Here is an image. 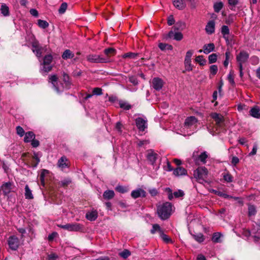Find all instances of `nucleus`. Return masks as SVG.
Instances as JSON below:
<instances>
[{
    "label": "nucleus",
    "instance_id": "29",
    "mask_svg": "<svg viewBox=\"0 0 260 260\" xmlns=\"http://www.w3.org/2000/svg\"><path fill=\"white\" fill-rule=\"evenodd\" d=\"M35 138V135L32 132H28L25 133L24 141L26 143L30 142L33 139Z\"/></svg>",
    "mask_w": 260,
    "mask_h": 260
},
{
    "label": "nucleus",
    "instance_id": "51",
    "mask_svg": "<svg viewBox=\"0 0 260 260\" xmlns=\"http://www.w3.org/2000/svg\"><path fill=\"white\" fill-rule=\"evenodd\" d=\"M92 93L93 95H100L103 94L102 89L99 87H95L93 89Z\"/></svg>",
    "mask_w": 260,
    "mask_h": 260
},
{
    "label": "nucleus",
    "instance_id": "33",
    "mask_svg": "<svg viewBox=\"0 0 260 260\" xmlns=\"http://www.w3.org/2000/svg\"><path fill=\"white\" fill-rule=\"evenodd\" d=\"M1 12L2 14L4 16H8L9 15V9L8 6H7L5 4H3L1 5V7L0 9Z\"/></svg>",
    "mask_w": 260,
    "mask_h": 260
},
{
    "label": "nucleus",
    "instance_id": "8",
    "mask_svg": "<svg viewBox=\"0 0 260 260\" xmlns=\"http://www.w3.org/2000/svg\"><path fill=\"white\" fill-rule=\"evenodd\" d=\"M57 226L63 229L67 230L69 231H79L82 230V226L79 223H68L66 224H58Z\"/></svg>",
    "mask_w": 260,
    "mask_h": 260
},
{
    "label": "nucleus",
    "instance_id": "34",
    "mask_svg": "<svg viewBox=\"0 0 260 260\" xmlns=\"http://www.w3.org/2000/svg\"><path fill=\"white\" fill-rule=\"evenodd\" d=\"M158 47L162 51L165 50L166 49L171 50L173 49L172 45L163 43H160L158 44Z\"/></svg>",
    "mask_w": 260,
    "mask_h": 260
},
{
    "label": "nucleus",
    "instance_id": "39",
    "mask_svg": "<svg viewBox=\"0 0 260 260\" xmlns=\"http://www.w3.org/2000/svg\"><path fill=\"white\" fill-rule=\"evenodd\" d=\"M223 6V3L221 2L215 3L214 5V11L216 13H218L222 9Z\"/></svg>",
    "mask_w": 260,
    "mask_h": 260
},
{
    "label": "nucleus",
    "instance_id": "46",
    "mask_svg": "<svg viewBox=\"0 0 260 260\" xmlns=\"http://www.w3.org/2000/svg\"><path fill=\"white\" fill-rule=\"evenodd\" d=\"M194 239L196 241L199 243H201L204 241V237L202 234H199L193 235Z\"/></svg>",
    "mask_w": 260,
    "mask_h": 260
},
{
    "label": "nucleus",
    "instance_id": "59",
    "mask_svg": "<svg viewBox=\"0 0 260 260\" xmlns=\"http://www.w3.org/2000/svg\"><path fill=\"white\" fill-rule=\"evenodd\" d=\"M175 22V20L173 15H170L168 18V24L169 25H173Z\"/></svg>",
    "mask_w": 260,
    "mask_h": 260
},
{
    "label": "nucleus",
    "instance_id": "64",
    "mask_svg": "<svg viewBox=\"0 0 260 260\" xmlns=\"http://www.w3.org/2000/svg\"><path fill=\"white\" fill-rule=\"evenodd\" d=\"M129 80L134 85H137L138 83L137 79L135 77L132 76V77H129Z\"/></svg>",
    "mask_w": 260,
    "mask_h": 260
},
{
    "label": "nucleus",
    "instance_id": "55",
    "mask_svg": "<svg viewBox=\"0 0 260 260\" xmlns=\"http://www.w3.org/2000/svg\"><path fill=\"white\" fill-rule=\"evenodd\" d=\"M173 194L175 198H180L184 196V193L183 190H178L177 191L174 192Z\"/></svg>",
    "mask_w": 260,
    "mask_h": 260
},
{
    "label": "nucleus",
    "instance_id": "20",
    "mask_svg": "<svg viewBox=\"0 0 260 260\" xmlns=\"http://www.w3.org/2000/svg\"><path fill=\"white\" fill-rule=\"evenodd\" d=\"M68 159L65 156H62L57 162L58 167L62 170L69 167L68 163L67 162Z\"/></svg>",
    "mask_w": 260,
    "mask_h": 260
},
{
    "label": "nucleus",
    "instance_id": "40",
    "mask_svg": "<svg viewBox=\"0 0 260 260\" xmlns=\"http://www.w3.org/2000/svg\"><path fill=\"white\" fill-rule=\"evenodd\" d=\"M38 25L40 27L43 29L48 27L49 26V24L46 21L41 19L38 20Z\"/></svg>",
    "mask_w": 260,
    "mask_h": 260
},
{
    "label": "nucleus",
    "instance_id": "14",
    "mask_svg": "<svg viewBox=\"0 0 260 260\" xmlns=\"http://www.w3.org/2000/svg\"><path fill=\"white\" fill-rule=\"evenodd\" d=\"M151 85L155 90L159 91L164 85V82L159 78H154L152 81Z\"/></svg>",
    "mask_w": 260,
    "mask_h": 260
},
{
    "label": "nucleus",
    "instance_id": "38",
    "mask_svg": "<svg viewBox=\"0 0 260 260\" xmlns=\"http://www.w3.org/2000/svg\"><path fill=\"white\" fill-rule=\"evenodd\" d=\"M41 155L39 152H34L33 154V159L36 161V163L34 165V167H36L39 164L40 160Z\"/></svg>",
    "mask_w": 260,
    "mask_h": 260
},
{
    "label": "nucleus",
    "instance_id": "58",
    "mask_svg": "<svg viewBox=\"0 0 260 260\" xmlns=\"http://www.w3.org/2000/svg\"><path fill=\"white\" fill-rule=\"evenodd\" d=\"M58 258V255L55 253H51L48 255V260H56Z\"/></svg>",
    "mask_w": 260,
    "mask_h": 260
},
{
    "label": "nucleus",
    "instance_id": "62",
    "mask_svg": "<svg viewBox=\"0 0 260 260\" xmlns=\"http://www.w3.org/2000/svg\"><path fill=\"white\" fill-rule=\"evenodd\" d=\"M257 146L256 144L253 145L252 151L250 152L249 155H254L256 153Z\"/></svg>",
    "mask_w": 260,
    "mask_h": 260
},
{
    "label": "nucleus",
    "instance_id": "7",
    "mask_svg": "<svg viewBox=\"0 0 260 260\" xmlns=\"http://www.w3.org/2000/svg\"><path fill=\"white\" fill-rule=\"evenodd\" d=\"M87 60L92 63H108L109 60L108 57H104L98 54H89L86 57Z\"/></svg>",
    "mask_w": 260,
    "mask_h": 260
},
{
    "label": "nucleus",
    "instance_id": "41",
    "mask_svg": "<svg viewBox=\"0 0 260 260\" xmlns=\"http://www.w3.org/2000/svg\"><path fill=\"white\" fill-rule=\"evenodd\" d=\"M195 60L196 62H198L201 66L204 65L206 62V59L204 58L202 55L197 56Z\"/></svg>",
    "mask_w": 260,
    "mask_h": 260
},
{
    "label": "nucleus",
    "instance_id": "4",
    "mask_svg": "<svg viewBox=\"0 0 260 260\" xmlns=\"http://www.w3.org/2000/svg\"><path fill=\"white\" fill-rule=\"evenodd\" d=\"M208 173V170L205 167H199L194 171L193 176L199 182L203 183L205 182Z\"/></svg>",
    "mask_w": 260,
    "mask_h": 260
},
{
    "label": "nucleus",
    "instance_id": "27",
    "mask_svg": "<svg viewBox=\"0 0 260 260\" xmlns=\"http://www.w3.org/2000/svg\"><path fill=\"white\" fill-rule=\"evenodd\" d=\"M221 32L223 38L226 41H228L229 39V35L230 34V29L228 26L226 25H223L221 27Z\"/></svg>",
    "mask_w": 260,
    "mask_h": 260
},
{
    "label": "nucleus",
    "instance_id": "63",
    "mask_svg": "<svg viewBox=\"0 0 260 260\" xmlns=\"http://www.w3.org/2000/svg\"><path fill=\"white\" fill-rule=\"evenodd\" d=\"M231 162L234 166H236L239 162V159L237 156H233Z\"/></svg>",
    "mask_w": 260,
    "mask_h": 260
},
{
    "label": "nucleus",
    "instance_id": "36",
    "mask_svg": "<svg viewBox=\"0 0 260 260\" xmlns=\"http://www.w3.org/2000/svg\"><path fill=\"white\" fill-rule=\"evenodd\" d=\"M228 80L230 83L233 85L234 86L235 85V82L234 81V71H231L229 73V74L228 75Z\"/></svg>",
    "mask_w": 260,
    "mask_h": 260
},
{
    "label": "nucleus",
    "instance_id": "26",
    "mask_svg": "<svg viewBox=\"0 0 260 260\" xmlns=\"http://www.w3.org/2000/svg\"><path fill=\"white\" fill-rule=\"evenodd\" d=\"M173 3L175 7L179 10H183L185 7L184 0H173Z\"/></svg>",
    "mask_w": 260,
    "mask_h": 260
},
{
    "label": "nucleus",
    "instance_id": "16",
    "mask_svg": "<svg viewBox=\"0 0 260 260\" xmlns=\"http://www.w3.org/2000/svg\"><path fill=\"white\" fill-rule=\"evenodd\" d=\"M146 196V191L142 188L134 190L131 192V196L134 199H137L139 197H145Z\"/></svg>",
    "mask_w": 260,
    "mask_h": 260
},
{
    "label": "nucleus",
    "instance_id": "18",
    "mask_svg": "<svg viewBox=\"0 0 260 260\" xmlns=\"http://www.w3.org/2000/svg\"><path fill=\"white\" fill-rule=\"evenodd\" d=\"M168 37L170 39H173L176 41H180L183 38V35L180 32L171 30L168 34Z\"/></svg>",
    "mask_w": 260,
    "mask_h": 260
},
{
    "label": "nucleus",
    "instance_id": "53",
    "mask_svg": "<svg viewBox=\"0 0 260 260\" xmlns=\"http://www.w3.org/2000/svg\"><path fill=\"white\" fill-rule=\"evenodd\" d=\"M17 134L20 136L22 137L24 135V131L22 127L20 126H17L16 127Z\"/></svg>",
    "mask_w": 260,
    "mask_h": 260
},
{
    "label": "nucleus",
    "instance_id": "37",
    "mask_svg": "<svg viewBox=\"0 0 260 260\" xmlns=\"http://www.w3.org/2000/svg\"><path fill=\"white\" fill-rule=\"evenodd\" d=\"M115 189L116 191L120 193H124L128 191V188L126 186L118 185L116 187Z\"/></svg>",
    "mask_w": 260,
    "mask_h": 260
},
{
    "label": "nucleus",
    "instance_id": "44",
    "mask_svg": "<svg viewBox=\"0 0 260 260\" xmlns=\"http://www.w3.org/2000/svg\"><path fill=\"white\" fill-rule=\"evenodd\" d=\"M256 213L255 207L253 205L248 206V215L249 216L254 215Z\"/></svg>",
    "mask_w": 260,
    "mask_h": 260
},
{
    "label": "nucleus",
    "instance_id": "3",
    "mask_svg": "<svg viewBox=\"0 0 260 260\" xmlns=\"http://www.w3.org/2000/svg\"><path fill=\"white\" fill-rule=\"evenodd\" d=\"M172 204L169 202L164 203L157 206V212L158 216L162 220L168 219L171 214Z\"/></svg>",
    "mask_w": 260,
    "mask_h": 260
},
{
    "label": "nucleus",
    "instance_id": "6",
    "mask_svg": "<svg viewBox=\"0 0 260 260\" xmlns=\"http://www.w3.org/2000/svg\"><path fill=\"white\" fill-rule=\"evenodd\" d=\"M32 51L36 54L38 59H40L42 54L47 51V46H42L37 41L32 43Z\"/></svg>",
    "mask_w": 260,
    "mask_h": 260
},
{
    "label": "nucleus",
    "instance_id": "28",
    "mask_svg": "<svg viewBox=\"0 0 260 260\" xmlns=\"http://www.w3.org/2000/svg\"><path fill=\"white\" fill-rule=\"evenodd\" d=\"M25 192H24V196L25 199L31 200L34 198L33 194L32 193L31 190L29 188V186L28 185H26L25 186Z\"/></svg>",
    "mask_w": 260,
    "mask_h": 260
},
{
    "label": "nucleus",
    "instance_id": "32",
    "mask_svg": "<svg viewBox=\"0 0 260 260\" xmlns=\"http://www.w3.org/2000/svg\"><path fill=\"white\" fill-rule=\"evenodd\" d=\"M74 53H73L72 51L69 49L66 50L62 55V57L64 59L72 58L73 57H74Z\"/></svg>",
    "mask_w": 260,
    "mask_h": 260
},
{
    "label": "nucleus",
    "instance_id": "54",
    "mask_svg": "<svg viewBox=\"0 0 260 260\" xmlns=\"http://www.w3.org/2000/svg\"><path fill=\"white\" fill-rule=\"evenodd\" d=\"M218 194L220 196V197H222L224 198H226V199H234L235 200H237L238 199V198L237 197H233L232 196H229L225 193H223V192H219L218 193Z\"/></svg>",
    "mask_w": 260,
    "mask_h": 260
},
{
    "label": "nucleus",
    "instance_id": "22",
    "mask_svg": "<svg viewBox=\"0 0 260 260\" xmlns=\"http://www.w3.org/2000/svg\"><path fill=\"white\" fill-rule=\"evenodd\" d=\"M104 52L105 55V56H104V57H108L110 62L111 61L110 57L115 55L116 51L113 48H108L105 49Z\"/></svg>",
    "mask_w": 260,
    "mask_h": 260
},
{
    "label": "nucleus",
    "instance_id": "47",
    "mask_svg": "<svg viewBox=\"0 0 260 260\" xmlns=\"http://www.w3.org/2000/svg\"><path fill=\"white\" fill-rule=\"evenodd\" d=\"M131 255V252L129 250L127 249H125L122 252L119 253V255L123 258H126Z\"/></svg>",
    "mask_w": 260,
    "mask_h": 260
},
{
    "label": "nucleus",
    "instance_id": "52",
    "mask_svg": "<svg viewBox=\"0 0 260 260\" xmlns=\"http://www.w3.org/2000/svg\"><path fill=\"white\" fill-rule=\"evenodd\" d=\"M223 179L228 182H231L233 181L232 176L229 173H224L223 174Z\"/></svg>",
    "mask_w": 260,
    "mask_h": 260
},
{
    "label": "nucleus",
    "instance_id": "24",
    "mask_svg": "<svg viewBox=\"0 0 260 260\" xmlns=\"http://www.w3.org/2000/svg\"><path fill=\"white\" fill-rule=\"evenodd\" d=\"M98 217V212L96 210H92L86 214V218L90 221H94Z\"/></svg>",
    "mask_w": 260,
    "mask_h": 260
},
{
    "label": "nucleus",
    "instance_id": "48",
    "mask_svg": "<svg viewBox=\"0 0 260 260\" xmlns=\"http://www.w3.org/2000/svg\"><path fill=\"white\" fill-rule=\"evenodd\" d=\"M160 236L164 242L166 243L171 242L172 241L171 239L166 234L163 233V231L160 233Z\"/></svg>",
    "mask_w": 260,
    "mask_h": 260
},
{
    "label": "nucleus",
    "instance_id": "25",
    "mask_svg": "<svg viewBox=\"0 0 260 260\" xmlns=\"http://www.w3.org/2000/svg\"><path fill=\"white\" fill-rule=\"evenodd\" d=\"M187 171L183 168L179 167L173 170V174L176 176L185 175Z\"/></svg>",
    "mask_w": 260,
    "mask_h": 260
},
{
    "label": "nucleus",
    "instance_id": "15",
    "mask_svg": "<svg viewBox=\"0 0 260 260\" xmlns=\"http://www.w3.org/2000/svg\"><path fill=\"white\" fill-rule=\"evenodd\" d=\"M12 185L13 183L11 182H6L2 184L1 190L3 191L5 196H7L11 191Z\"/></svg>",
    "mask_w": 260,
    "mask_h": 260
},
{
    "label": "nucleus",
    "instance_id": "17",
    "mask_svg": "<svg viewBox=\"0 0 260 260\" xmlns=\"http://www.w3.org/2000/svg\"><path fill=\"white\" fill-rule=\"evenodd\" d=\"M215 49V45L213 43H209L205 44L203 46V50H199L198 52L199 53L204 52L206 54H208L210 52L213 51Z\"/></svg>",
    "mask_w": 260,
    "mask_h": 260
},
{
    "label": "nucleus",
    "instance_id": "9",
    "mask_svg": "<svg viewBox=\"0 0 260 260\" xmlns=\"http://www.w3.org/2000/svg\"><path fill=\"white\" fill-rule=\"evenodd\" d=\"M193 52L192 50H188L185 55L184 60V64L185 70L187 71H190L192 70V65L191 63V58Z\"/></svg>",
    "mask_w": 260,
    "mask_h": 260
},
{
    "label": "nucleus",
    "instance_id": "61",
    "mask_svg": "<svg viewBox=\"0 0 260 260\" xmlns=\"http://www.w3.org/2000/svg\"><path fill=\"white\" fill-rule=\"evenodd\" d=\"M239 0H228V3L230 6L235 7L238 3Z\"/></svg>",
    "mask_w": 260,
    "mask_h": 260
},
{
    "label": "nucleus",
    "instance_id": "50",
    "mask_svg": "<svg viewBox=\"0 0 260 260\" xmlns=\"http://www.w3.org/2000/svg\"><path fill=\"white\" fill-rule=\"evenodd\" d=\"M218 71V67L216 65H212L210 67V74L212 75H215L217 74Z\"/></svg>",
    "mask_w": 260,
    "mask_h": 260
},
{
    "label": "nucleus",
    "instance_id": "12",
    "mask_svg": "<svg viewBox=\"0 0 260 260\" xmlns=\"http://www.w3.org/2000/svg\"><path fill=\"white\" fill-rule=\"evenodd\" d=\"M211 117L214 120L217 127L221 126L224 122L223 116L217 113H213L211 114Z\"/></svg>",
    "mask_w": 260,
    "mask_h": 260
},
{
    "label": "nucleus",
    "instance_id": "5",
    "mask_svg": "<svg viewBox=\"0 0 260 260\" xmlns=\"http://www.w3.org/2000/svg\"><path fill=\"white\" fill-rule=\"evenodd\" d=\"M52 59L53 57L51 54H48L44 56L40 69L41 72L42 74H46L52 70V67L51 65V63L52 61Z\"/></svg>",
    "mask_w": 260,
    "mask_h": 260
},
{
    "label": "nucleus",
    "instance_id": "42",
    "mask_svg": "<svg viewBox=\"0 0 260 260\" xmlns=\"http://www.w3.org/2000/svg\"><path fill=\"white\" fill-rule=\"evenodd\" d=\"M156 231L158 232L160 234L162 230L161 229L159 225L157 224H154L152 226V229L151 230V233L154 234Z\"/></svg>",
    "mask_w": 260,
    "mask_h": 260
},
{
    "label": "nucleus",
    "instance_id": "57",
    "mask_svg": "<svg viewBox=\"0 0 260 260\" xmlns=\"http://www.w3.org/2000/svg\"><path fill=\"white\" fill-rule=\"evenodd\" d=\"M164 168L165 170L169 172L174 170L171 165L170 162L168 160H167V165L164 166Z\"/></svg>",
    "mask_w": 260,
    "mask_h": 260
},
{
    "label": "nucleus",
    "instance_id": "2",
    "mask_svg": "<svg viewBox=\"0 0 260 260\" xmlns=\"http://www.w3.org/2000/svg\"><path fill=\"white\" fill-rule=\"evenodd\" d=\"M64 84L59 83L57 81V77L56 75H51L49 78V82H51L54 90L58 93L62 92L64 89H69L70 88V83L69 82V77L68 75L63 74Z\"/></svg>",
    "mask_w": 260,
    "mask_h": 260
},
{
    "label": "nucleus",
    "instance_id": "45",
    "mask_svg": "<svg viewBox=\"0 0 260 260\" xmlns=\"http://www.w3.org/2000/svg\"><path fill=\"white\" fill-rule=\"evenodd\" d=\"M67 7H68L67 3H62L58 9L59 13L61 14H63L66 12V11L67 9Z\"/></svg>",
    "mask_w": 260,
    "mask_h": 260
},
{
    "label": "nucleus",
    "instance_id": "30",
    "mask_svg": "<svg viewBox=\"0 0 260 260\" xmlns=\"http://www.w3.org/2000/svg\"><path fill=\"white\" fill-rule=\"evenodd\" d=\"M115 195V193L112 190H107L103 193V197L106 200L112 199Z\"/></svg>",
    "mask_w": 260,
    "mask_h": 260
},
{
    "label": "nucleus",
    "instance_id": "19",
    "mask_svg": "<svg viewBox=\"0 0 260 260\" xmlns=\"http://www.w3.org/2000/svg\"><path fill=\"white\" fill-rule=\"evenodd\" d=\"M205 30L208 35H211L215 31V22L213 20L209 21L206 26Z\"/></svg>",
    "mask_w": 260,
    "mask_h": 260
},
{
    "label": "nucleus",
    "instance_id": "1",
    "mask_svg": "<svg viewBox=\"0 0 260 260\" xmlns=\"http://www.w3.org/2000/svg\"><path fill=\"white\" fill-rule=\"evenodd\" d=\"M197 122L198 120L194 116L187 117L185 120L184 126L181 128V135L190 136L196 132Z\"/></svg>",
    "mask_w": 260,
    "mask_h": 260
},
{
    "label": "nucleus",
    "instance_id": "23",
    "mask_svg": "<svg viewBox=\"0 0 260 260\" xmlns=\"http://www.w3.org/2000/svg\"><path fill=\"white\" fill-rule=\"evenodd\" d=\"M157 154L153 151H150L148 152L147 158V159L150 161V164L154 166L155 161L157 159Z\"/></svg>",
    "mask_w": 260,
    "mask_h": 260
},
{
    "label": "nucleus",
    "instance_id": "60",
    "mask_svg": "<svg viewBox=\"0 0 260 260\" xmlns=\"http://www.w3.org/2000/svg\"><path fill=\"white\" fill-rule=\"evenodd\" d=\"M31 144L34 147H37L39 146L40 143L39 141L35 139H33L31 141Z\"/></svg>",
    "mask_w": 260,
    "mask_h": 260
},
{
    "label": "nucleus",
    "instance_id": "56",
    "mask_svg": "<svg viewBox=\"0 0 260 260\" xmlns=\"http://www.w3.org/2000/svg\"><path fill=\"white\" fill-rule=\"evenodd\" d=\"M137 55V54H136V53H132V52H128V53H125L123 55V58L129 57V58H135V57Z\"/></svg>",
    "mask_w": 260,
    "mask_h": 260
},
{
    "label": "nucleus",
    "instance_id": "43",
    "mask_svg": "<svg viewBox=\"0 0 260 260\" xmlns=\"http://www.w3.org/2000/svg\"><path fill=\"white\" fill-rule=\"evenodd\" d=\"M217 55L215 53H212L208 56L209 63H213L217 61Z\"/></svg>",
    "mask_w": 260,
    "mask_h": 260
},
{
    "label": "nucleus",
    "instance_id": "10",
    "mask_svg": "<svg viewBox=\"0 0 260 260\" xmlns=\"http://www.w3.org/2000/svg\"><path fill=\"white\" fill-rule=\"evenodd\" d=\"M8 245L9 248L13 250H16L19 245V241L15 236L10 237L8 240Z\"/></svg>",
    "mask_w": 260,
    "mask_h": 260
},
{
    "label": "nucleus",
    "instance_id": "21",
    "mask_svg": "<svg viewBox=\"0 0 260 260\" xmlns=\"http://www.w3.org/2000/svg\"><path fill=\"white\" fill-rule=\"evenodd\" d=\"M249 114L255 118H260V109L258 106H254L251 108L249 111Z\"/></svg>",
    "mask_w": 260,
    "mask_h": 260
},
{
    "label": "nucleus",
    "instance_id": "31",
    "mask_svg": "<svg viewBox=\"0 0 260 260\" xmlns=\"http://www.w3.org/2000/svg\"><path fill=\"white\" fill-rule=\"evenodd\" d=\"M119 105L121 108L125 110H128L132 108V106L127 102L122 100L119 101Z\"/></svg>",
    "mask_w": 260,
    "mask_h": 260
},
{
    "label": "nucleus",
    "instance_id": "11",
    "mask_svg": "<svg viewBox=\"0 0 260 260\" xmlns=\"http://www.w3.org/2000/svg\"><path fill=\"white\" fill-rule=\"evenodd\" d=\"M249 57V55L247 52L241 51L237 55L236 59L238 62L244 63L248 60Z\"/></svg>",
    "mask_w": 260,
    "mask_h": 260
},
{
    "label": "nucleus",
    "instance_id": "49",
    "mask_svg": "<svg viewBox=\"0 0 260 260\" xmlns=\"http://www.w3.org/2000/svg\"><path fill=\"white\" fill-rule=\"evenodd\" d=\"M221 234L220 233H215L212 237V240L214 242H219Z\"/></svg>",
    "mask_w": 260,
    "mask_h": 260
},
{
    "label": "nucleus",
    "instance_id": "35",
    "mask_svg": "<svg viewBox=\"0 0 260 260\" xmlns=\"http://www.w3.org/2000/svg\"><path fill=\"white\" fill-rule=\"evenodd\" d=\"M208 157V155L206 152H203L198 157V160L200 161L203 164H205L206 159Z\"/></svg>",
    "mask_w": 260,
    "mask_h": 260
},
{
    "label": "nucleus",
    "instance_id": "13",
    "mask_svg": "<svg viewBox=\"0 0 260 260\" xmlns=\"http://www.w3.org/2000/svg\"><path fill=\"white\" fill-rule=\"evenodd\" d=\"M136 124L140 131L143 132L147 128V121L141 117L136 118Z\"/></svg>",
    "mask_w": 260,
    "mask_h": 260
}]
</instances>
